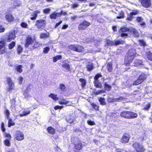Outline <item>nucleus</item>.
Segmentation results:
<instances>
[{
	"label": "nucleus",
	"instance_id": "nucleus-1",
	"mask_svg": "<svg viewBox=\"0 0 152 152\" xmlns=\"http://www.w3.org/2000/svg\"><path fill=\"white\" fill-rule=\"evenodd\" d=\"M136 52L135 49L134 48L129 49L125 58L126 61H127L128 63L131 62L134 58Z\"/></svg>",
	"mask_w": 152,
	"mask_h": 152
},
{
	"label": "nucleus",
	"instance_id": "nucleus-2",
	"mask_svg": "<svg viewBox=\"0 0 152 152\" xmlns=\"http://www.w3.org/2000/svg\"><path fill=\"white\" fill-rule=\"evenodd\" d=\"M137 73V74H136V75H139L138 78L137 80L134 81L133 83L132 82H131V83L129 84L128 87L131 86L132 84L134 85H137L140 84L145 79V75L143 73L142 74L141 72L140 71L138 72Z\"/></svg>",
	"mask_w": 152,
	"mask_h": 152
},
{
	"label": "nucleus",
	"instance_id": "nucleus-3",
	"mask_svg": "<svg viewBox=\"0 0 152 152\" xmlns=\"http://www.w3.org/2000/svg\"><path fill=\"white\" fill-rule=\"evenodd\" d=\"M132 146L136 152H144L145 150L144 146L139 142H134Z\"/></svg>",
	"mask_w": 152,
	"mask_h": 152
},
{
	"label": "nucleus",
	"instance_id": "nucleus-4",
	"mask_svg": "<svg viewBox=\"0 0 152 152\" xmlns=\"http://www.w3.org/2000/svg\"><path fill=\"white\" fill-rule=\"evenodd\" d=\"M70 49L77 52H82L84 50V48L79 45H71L69 47Z\"/></svg>",
	"mask_w": 152,
	"mask_h": 152
},
{
	"label": "nucleus",
	"instance_id": "nucleus-5",
	"mask_svg": "<svg viewBox=\"0 0 152 152\" xmlns=\"http://www.w3.org/2000/svg\"><path fill=\"white\" fill-rule=\"evenodd\" d=\"M75 152H78L81 150L83 148V144L80 140H77L74 143Z\"/></svg>",
	"mask_w": 152,
	"mask_h": 152
},
{
	"label": "nucleus",
	"instance_id": "nucleus-6",
	"mask_svg": "<svg viewBox=\"0 0 152 152\" xmlns=\"http://www.w3.org/2000/svg\"><path fill=\"white\" fill-rule=\"evenodd\" d=\"M14 138L17 140L21 141L24 139L23 133L20 131L17 130L14 135Z\"/></svg>",
	"mask_w": 152,
	"mask_h": 152
},
{
	"label": "nucleus",
	"instance_id": "nucleus-7",
	"mask_svg": "<svg viewBox=\"0 0 152 152\" xmlns=\"http://www.w3.org/2000/svg\"><path fill=\"white\" fill-rule=\"evenodd\" d=\"M124 41L121 40H115L114 41H110L109 40H106V43L108 45L116 46L119 44H123L124 43Z\"/></svg>",
	"mask_w": 152,
	"mask_h": 152
},
{
	"label": "nucleus",
	"instance_id": "nucleus-8",
	"mask_svg": "<svg viewBox=\"0 0 152 152\" xmlns=\"http://www.w3.org/2000/svg\"><path fill=\"white\" fill-rule=\"evenodd\" d=\"M129 32H130V29L126 27H123L121 28L119 31V32L121 34V37H127Z\"/></svg>",
	"mask_w": 152,
	"mask_h": 152
},
{
	"label": "nucleus",
	"instance_id": "nucleus-9",
	"mask_svg": "<svg viewBox=\"0 0 152 152\" xmlns=\"http://www.w3.org/2000/svg\"><path fill=\"white\" fill-rule=\"evenodd\" d=\"M15 31H16L15 30H12L7 36V42H10L11 40L15 39L16 37Z\"/></svg>",
	"mask_w": 152,
	"mask_h": 152
},
{
	"label": "nucleus",
	"instance_id": "nucleus-10",
	"mask_svg": "<svg viewBox=\"0 0 152 152\" xmlns=\"http://www.w3.org/2000/svg\"><path fill=\"white\" fill-rule=\"evenodd\" d=\"M7 82L9 87L7 88V91L10 92H11V90L14 89V85L12 80L11 78L8 77L7 78Z\"/></svg>",
	"mask_w": 152,
	"mask_h": 152
},
{
	"label": "nucleus",
	"instance_id": "nucleus-11",
	"mask_svg": "<svg viewBox=\"0 0 152 152\" xmlns=\"http://www.w3.org/2000/svg\"><path fill=\"white\" fill-rule=\"evenodd\" d=\"M46 23V22L45 20L44 19H40L37 20L36 21V26L39 29H42V27H44Z\"/></svg>",
	"mask_w": 152,
	"mask_h": 152
},
{
	"label": "nucleus",
	"instance_id": "nucleus-12",
	"mask_svg": "<svg viewBox=\"0 0 152 152\" xmlns=\"http://www.w3.org/2000/svg\"><path fill=\"white\" fill-rule=\"evenodd\" d=\"M90 24V23L86 20H84L79 26L78 28L80 30H83L85 29Z\"/></svg>",
	"mask_w": 152,
	"mask_h": 152
},
{
	"label": "nucleus",
	"instance_id": "nucleus-13",
	"mask_svg": "<svg viewBox=\"0 0 152 152\" xmlns=\"http://www.w3.org/2000/svg\"><path fill=\"white\" fill-rule=\"evenodd\" d=\"M142 5L145 7L148 8L151 4V0H139Z\"/></svg>",
	"mask_w": 152,
	"mask_h": 152
},
{
	"label": "nucleus",
	"instance_id": "nucleus-14",
	"mask_svg": "<svg viewBox=\"0 0 152 152\" xmlns=\"http://www.w3.org/2000/svg\"><path fill=\"white\" fill-rule=\"evenodd\" d=\"M5 42L4 41L0 42V54H2L5 53Z\"/></svg>",
	"mask_w": 152,
	"mask_h": 152
},
{
	"label": "nucleus",
	"instance_id": "nucleus-15",
	"mask_svg": "<svg viewBox=\"0 0 152 152\" xmlns=\"http://www.w3.org/2000/svg\"><path fill=\"white\" fill-rule=\"evenodd\" d=\"M33 42V40L31 37L29 36H28L26 39L25 44V47L27 48L28 47L29 45L31 44Z\"/></svg>",
	"mask_w": 152,
	"mask_h": 152
},
{
	"label": "nucleus",
	"instance_id": "nucleus-16",
	"mask_svg": "<svg viewBox=\"0 0 152 152\" xmlns=\"http://www.w3.org/2000/svg\"><path fill=\"white\" fill-rule=\"evenodd\" d=\"M129 139V136L127 133H125L121 139L122 143H125L128 142Z\"/></svg>",
	"mask_w": 152,
	"mask_h": 152
},
{
	"label": "nucleus",
	"instance_id": "nucleus-17",
	"mask_svg": "<svg viewBox=\"0 0 152 152\" xmlns=\"http://www.w3.org/2000/svg\"><path fill=\"white\" fill-rule=\"evenodd\" d=\"M126 101V98L123 96H120L118 97L113 98L112 99L113 102H125Z\"/></svg>",
	"mask_w": 152,
	"mask_h": 152
},
{
	"label": "nucleus",
	"instance_id": "nucleus-18",
	"mask_svg": "<svg viewBox=\"0 0 152 152\" xmlns=\"http://www.w3.org/2000/svg\"><path fill=\"white\" fill-rule=\"evenodd\" d=\"M58 88L60 90V93L62 94L66 91V87L64 84L61 83L59 85Z\"/></svg>",
	"mask_w": 152,
	"mask_h": 152
},
{
	"label": "nucleus",
	"instance_id": "nucleus-19",
	"mask_svg": "<svg viewBox=\"0 0 152 152\" xmlns=\"http://www.w3.org/2000/svg\"><path fill=\"white\" fill-rule=\"evenodd\" d=\"M62 13L61 12H54L50 15V17L52 19H56L57 17H59L61 15Z\"/></svg>",
	"mask_w": 152,
	"mask_h": 152
},
{
	"label": "nucleus",
	"instance_id": "nucleus-20",
	"mask_svg": "<svg viewBox=\"0 0 152 152\" xmlns=\"http://www.w3.org/2000/svg\"><path fill=\"white\" fill-rule=\"evenodd\" d=\"M134 66H137L141 65V66L144 67V63L141 60L139 59H136L134 62Z\"/></svg>",
	"mask_w": 152,
	"mask_h": 152
},
{
	"label": "nucleus",
	"instance_id": "nucleus-21",
	"mask_svg": "<svg viewBox=\"0 0 152 152\" xmlns=\"http://www.w3.org/2000/svg\"><path fill=\"white\" fill-rule=\"evenodd\" d=\"M60 100L58 101V103L61 105H66L69 102V101L66 100L64 98L60 97Z\"/></svg>",
	"mask_w": 152,
	"mask_h": 152
},
{
	"label": "nucleus",
	"instance_id": "nucleus-22",
	"mask_svg": "<svg viewBox=\"0 0 152 152\" xmlns=\"http://www.w3.org/2000/svg\"><path fill=\"white\" fill-rule=\"evenodd\" d=\"M40 12V11L39 10H37L34 11L32 13L31 15V20H34L35 19L38 15Z\"/></svg>",
	"mask_w": 152,
	"mask_h": 152
},
{
	"label": "nucleus",
	"instance_id": "nucleus-23",
	"mask_svg": "<svg viewBox=\"0 0 152 152\" xmlns=\"http://www.w3.org/2000/svg\"><path fill=\"white\" fill-rule=\"evenodd\" d=\"M47 132L49 134H54L55 133V130L54 128L51 126H49L46 129Z\"/></svg>",
	"mask_w": 152,
	"mask_h": 152
},
{
	"label": "nucleus",
	"instance_id": "nucleus-24",
	"mask_svg": "<svg viewBox=\"0 0 152 152\" xmlns=\"http://www.w3.org/2000/svg\"><path fill=\"white\" fill-rule=\"evenodd\" d=\"M94 83L95 86L97 88H102V86L101 83L99 80H94Z\"/></svg>",
	"mask_w": 152,
	"mask_h": 152
},
{
	"label": "nucleus",
	"instance_id": "nucleus-25",
	"mask_svg": "<svg viewBox=\"0 0 152 152\" xmlns=\"http://www.w3.org/2000/svg\"><path fill=\"white\" fill-rule=\"evenodd\" d=\"M120 116L124 118H129V111H123L121 113Z\"/></svg>",
	"mask_w": 152,
	"mask_h": 152
},
{
	"label": "nucleus",
	"instance_id": "nucleus-26",
	"mask_svg": "<svg viewBox=\"0 0 152 152\" xmlns=\"http://www.w3.org/2000/svg\"><path fill=\"white\" fill-rule=\"evenodd\" d=\"M137 14V12H132L130 14H128L127 19L129 20H131L133 18V15H135Z\"/></svg>",
	"mask_w": 152,
	"mask_h": 152
},
{
	"label": "nucleus",
	"instance_id": "nucleus-27",
	"mask_svg": "<svg viewBox=\"0 0 152 152\" xmlns=\"http://www.w3.org/2000/svg\"><path fill=\"white\" fill-rule=\"evenodd\" d=\"M30 112V110L25 109L24 110L22 113H20L19 115L20 117L26 116L29 114Z\"/></svg>",
	"mask_w": 152,
	"mask_h": 152
},
{
	"label": "nucleus",
	"instance_id": "nucleus-28",
	"mask_svg": "<svg viewBox=\"0 0 152 152\" xmlns=\"http://www.w3.org/2000/svg\"><path fill=\"white\" fill-rule=\"evenodd\" d=\"M130 32L135 37H137L139 36L138 33L137 31L134 28H131L130 29Z\"/></svg>",
	"mask_w": 152,
	"mask_h": 152
},
{
	"label": "nucleus",
	"instance_id": "nucleus-29",
	"mask_svg": "<svg viewBox=\"0 0 152 152\" xmlns=\"http://www.w3.org/2000/svg\"><path fill=\"white\" fill-rule=\"evenodd\" d=\"M20 5V3L19 0H15L14 1L13 3L14 9L12 8H10V10H12V9L13 10L14 9L16 8L17 7L19 6Z\"/></svg>",
	"mask_w": 152,
	"mask_h": 152
},
{
	"label": "nucleus",
	"instance_id": "nucleus-30",
	"mask_svg": "<svg viewBox=\"0 0 152 152\" xmlns=\"http://www.w3.org/2000/svg\"><path fill=\"white\" fill-rule=\"evenodd\" d=\"M129 119L135 118L137 116V114L135 113L132 111H129Z\"/></svg>",
	"mask_w": 152,
	"mask_h": 152
},
{
	"label": "nucleus",
	"instance_id": "nucleus-31",
	"mask_svg": "<svg viewBox=\"0 0 152 152\" xmlns=\"http://www.w3.org/2000/svg\"><path fill=\"white\" fill-rule=\"evenodd\" d=\"M62 66L64 69V71L67 72L69 71L70 66L69 64L66 63L63 64L62 65Z\"/></svg>",
	"mask_w": 152,
	"mask_h": 152
},
{
	"label": "nucleus",
	"instance_id": "nucleus-32",
	"mask_svg": "<svg viewBox=\"0 0 152 152\" xmlns=\"http://www.w3.org/2000/svg\"><path fill=\"white\" fill-rule=\"evenodd\" d=\"M49 96L52 98L55 101H56L58 99V98L57 97V94H55L53 93L50 94L49 95Z\"/></svg>",
	"mask_w": 152,
	"mask_h": 152
},
{
	"label": "nucleus",
	"instance_id": "nucleus-33",
	"mask_svg": "<svg viewBox=\"0 0 152 152\" xmlns=\"http://www.w3.org/2000/svg\"><path fill=\"white\" fill-rule=\"evenodd\" d=\"M87 71H90L94 68V65L92 63H89L86 66Z\"/></svg>",
	"mask_w": 152,
	"mask_h": 152
},
{
	"label": "nucleus",
	"instance_id": "nucleus-34",
	"mask_svg": "<svg viewBox=\"0 0 152 152\" xmlns=\"http://www.w3.org/2000/svg\"><path fill=\"white\" fill-rule=\"evenodd\" d=\"M6 19L9 22L12 21L13 19L12 15L10 14L7 15L5 17Z\"/></svg>",
	"mask_w": 152,
	"mask_h": 152
},
{
	"label": "nucleus",
	"instance_id": "nucleus-35",
	"mask_svg": "<svg viewBox=\"0 0 152 152\" xmlns=\"http://www.w3.org/2000/svg\"><path fill=\"white\" fill-rule=\"evenodd\" d=\"M32 87V86L31 84H29L26 87L25 90L24 91V93H29L31 91V88Z\"/></svg>",
	"mask_w": 152,
	"mask_h": 152
},
{
	"label": "nucleus",
	"instance_id": "nucleus-36",
	"mask_svg": "<svg viewBox=\"0 0 152 152\" xmlns=\"http://www.w3.org/2000/svg\"><path fill=\"white\" fill-rule=\"evenodd\" d=\"M104 88L107 91H110L111 88V86L107 82L104 83Z\"/></svg>",
	"mask_w": 152,
	"mask_h": 152
},
{
	"label": "nucleus",
	"instance_id": "nucleus-37",
	"mask_svg": "<svg viewBox=\"0 0 152 152\" xmlns=\"http://www.w3.org/2000/svg\"><path fill=\"white\" fill-rule=\"evenodd\" d=\"M105 91L103 90H95L93 92L94 94L96 95L104 93Z\"/></svg>",
	"mask_w": 152,
	"mask_h": 152
},
{
	"label": "nucleus",
	"instance_id": "nucleus-38",
	"mask_svg": "<svg viewBox=\"0 0 152 152\" xmlns=\"http://www.w3.org/2000/svg\"><path fill=\"white\" fill-rule=\"evenodd\" d=\"M146 54L148 59L152 61V53L148 51L146 52Z\"/></svg>",
	"mask_w": 152,
	"mask_h": 152
},
{
	"label": "nucleus",
	"instance_id": "nucleus-39",
	"mask_svg": "<svg viewBox=\"0 0 152 152\" xmlns=\"http://www.w3.org/2000/svg\"><path fill=\"white\" fill-rule=\"evenodd\" d=\"M99 101L100 103V104L102 105H105L106 104V102H105V99L104 98L100 97L99 99Z\"/></svg>",
	"mask_w": 152,
	"mask_h": 152
},
{
	"label": "nucleus",
	"instance_id": "nucleus-40",
	"mask_svg": "<svg viewBox=\"0 0 152 152\" xmlns=\"http://www.w3.org/2000/svg\"><path fill=\"white\" fill-rule=\"evenodd\" d=\"M79 81L81 83V86L82 88H84L86 83L85 80L83 78H80L79 79Z\"/></svg>",
	"mask_w": 152,
	"mask_h": 152
},
{
	"label": "nucleus",
	"instance_id": "nucleus-41",
	"mask_svg": "<svg viewBox=\"0 0 152 152\" xmlns=\"http://www.w3.org/2000/svg\"><path fill=\"white\" fill-rule=\"evenodd\" d=\"M62 58L61 55L57 56H56L54 57L53 58V62H56L57 60L61 59Z\"/></svg>",
	"mask_w": 152,
	"mask_h": 152
},
{
	"label": "nucleus",
	"instance_id": "nucleus-42",
	"mask_svg": "<svg viewBox=\"0 0 152 152\" xmlns=\"http://www.w3.org/2000/svg\"><path fill=\"white\" fill-rule=\"evenodd\" d=\"M49 36V34L48 33L47 34L43 33L40 34V37L41 38H45L48 37Z\"/></svg>",
	"mask_w": 152,
	"mask_h": 152
},
{
	"label": "nucleus",
	"instance_id": "nucleus-43",
	"mask_svg": "<svg viewBox=\"0 0 152 152\" xmlns=\"http://www.w3.org/2000/svg\"><path fill=\"white\" fill-rule=\"evenodd\" d=\"M22 66L21 65H18L16 66V69L18 72L19 73H21L22 72Z\"/></svg>",
	"mask_w": 152,
	"mask_h": 152
},
{
	"label": "nucleus",
	"instance_id": "nucleus-44",
	"mask_svg": "<svg viewBox=\"0 0 152 152\" xmlns=\"http://www.w3.org/2000/svg\"><path fill=\"white\" fill-rule=\"evenodd\" d=\"M15 45V42L14 41H12L10 43L8 46L9 48L10 49H12Z\"/></svg>",
	"mask_w": 152,
	"mask_h": 152
},
{
	"label": "nucleus",
	"instance_id": "nucleus-45",
	"mask_svg": "<svg viewBox=\"0 0 152 152\" xmlns=\"http://www.w3.org/2000/svg\"><path fill=\"white\" fill-rule=\"evenodd\" d=\"M10 140L7 139H6L4 141V144L7 146H10Z\"/></svg>",
	"mask_w": 152,
	"mask_h": 152
},
{
	"label": "nucleus",
	"instance_id": "nucleus-46",
	"mask_svg": "<svg viewBox=\"0 0 152 152\" xmlns=\"http://www.w3.org/2000/svg\"><path fill=\"white\" fill-rule=\"evenodd\" d=\"M107 69L109 72H111L112 70V64L109 62L107 65Z\"/></svg>",
	"mask_w": 152,
	"mask_h": 152
},
{
	"label": "nucleus",
	"instance_id": "nucleus-47",
	"mask_svg": "<svg viewBox=\"0 0 152 152\" xmlns=\"http://www.w3.org/2000/svg\"><path fill=\"white\" fill-rule=\"evenodd\" d=\"M4 113L6 117L8 119H9V117L10 114L9 111L8 109H6L4 111Z\"/></svg>",
	"mask_w": 152,
	"mask_h": 152
},
{
	"label": "nucleus",
	"instance_id": "nucleus-48",
	"mask_svg": "<svg viewBox=\"0 0 152 152\" xmlns=\"http://www.w3.org/2000/svg\"><path fill=\"white\" fill-rule=\"evenodd\" d=\"M102 75L100 73H97L96 74L95 76L94 77V80H99L98 79L100 77H102Z\"/></svg>",
	"mask_w": 152,
	"mask_h": 152
},
{
	"label": "nucleus",
	"instance_id": "nucleus-49",
	"mask_svg": "<svg viewBox=\"0 0 152 152\" xmlns=\"http://www.w3.org/2000/svg\"><path fill=\"white\" fill-rule=\"evenodd\" d=\"M23 48L20 45L18 46L17 48V52L18 53L20 54L22 51Z\"/></svg>",
	"mask_w": 152,
	"mask_h": 152
},
{
	"label": "nucleus",
	"instance_id": "nucleus-50",
	"mask_svg": "<svg viewBox=\"0 0 152 152\" xmlns=\"http://www.w3.org/2000/svg\"><path fill=\"white\" fill-rule=\"evenodd\" d=\"M41 45L37 42H35L34 44V45L33 46V48L34 49H35L38 47H39Z\"/></svg>",
	"mask_w": 152,
	"mask_h": 152
},
{
	"label": "nucleus",
	"instance_id": "nucleus-51",
	"mask_svg": "<svg viewBox=\"0 0 152 152\" xmlns=\"http://www.w3.org/2000/svg\"><path fill=\"white\" fill-rule=\"evenodd\" d=\"M50 50V48L48 47H46L44 48L43 52L45 54L47 53Z\"/></svg>",
	"mask_w": 152,
	"mask_h": 152
},
{
	"label": "nucleus",
	"instance_id": "nucleus-52",
	"mask_svg": "<svg viewBox=\"0 0 152 152\" xmlns=\"http://www.w3.org/2000/svg\"><path fill=\"white\" fill-rule=\"evenodd\" d=\"M91 105L92 106V107H93V108L95 109V110H98L99 106L96 105V104H95L94 103H92L91 104Z\"/></svg>",
	"mask_w": 152,
	"mask_h": 152
},
{
	"label": "nucleus",
	"instance_id": "nucleus-53",
	"mask_svg": "<svg viewBox=\"0 0 152 152\" xmlns=\"http://www.w3.org/2000/svg\"><path fill=\"white\" fill-rule=\"evenodd\" d=\"M124 13L123 12L120 13L119 15L117 17V19H121L124 18Z\"/></svg>",
	"mask_w": 152,
	"mask_h": 152
},
{
	"label": "nucleus",
	"instance_id": "nucleus-54",
	"mask_svg": "<svg viewBox=\"0 0 152 152\" xmlns=\"http://www.w3.org/2000/svg\"><path fill=\"white\" fill-rule=\"evenodd\" d=\"M150 103H148L146 104L144 107V109L145 110H148L150 107Z\"/></svg>",
	"mask_w": 152,
	"mask_h": 152
},
{
	"label": "nucleus",
	"instance_id": "nucleus-55",
	"mask_svg": "<svg viewBox=\"0 0 152 152\" xmlns=\"http://www.w3.org/2000/svg\"><path fill=\"white\" fill-rule=\"evenodd\" d=\"M139 42L140 45L144 46L145 45V42L143 40H140Z\"/></svg>",
	"mask_w": 152,
	"mask_h": 152
},
{
	"label": "nucleus",
	"instance_id": "nucleus-56",
	"mask_svg": "<svg viewBox=\"0 0 152 152\" xmlns=\"http://www.w3.org/2000/svg\"><path fill=\"white\" fill-rule=\"evenodd\" d=\"M6 137H7L8 138V140H11V134L9 133H7L5 134V136Z\"/></svg>",
	"mask_w": 152,
	"mask_h": 152
},
{
	"label": "nucleus",
	"instance_id": "nucleus-57",
	"mask_svg": "<svg viewBox=\"0 0 152 152\" xmlns=\"http://www.w3.org/2000/svg\"><path fill=\"white\" fill-rule=\"evenodd\" d=\"M21 26L23 28H26L28 26V25L26 23L22 22L21 24Z\"/></svg>",
	"mask_w": 152,
	"mask_h": 152
},
{
	"label": "nucleus",
	"instance_id": "nucleus-58",
	"mask_svg": "<svg viewBox=\"0 0 152 152\" xmlns=\"http://www.w3.org/2000/svg\"><path fill=\"white\" fill-rule=\"evenodd\" d=\"M28 93H24V95L25 98L28 99L31 97V96L28 94Z\"/></svg>",
	"mask_w": 152,
	"mask_h": 152
},
{
	"label": "nucleus",
	"instance_id": "nucleus-59",
	"mask_svg": "<svg viewBox=\"0 0 152 152\" xmlns=\"http://www.w3.org/2000/svg\"><path fill=\"white\" fill-rule=\"evenodd\" d=\"M50 10V9L47 8L44 9L43 10V12L44 13L46 14H48L49 13Z\"/></svg>",
	"mask_w": 152,
	"mask_h": 152
},
{
	"label": "nucleus",
	"instance_id": "nucleus-60",
	"mask_svg": "<svg viewBox=\"0 0 152 152\" xmlns=\"http://www.w3.org/2000/svg\"><path fill=\"white\" fill-rule=\"evenodd\" d=\"M4 31V28L2 26L0 25V32H3Z\"/></svg>",
	"mask_w": 152,
	"mask_h": 152
},
{
	"label": "nucleus",
	"instance_id": "nucleus-61",
	"mask_svg": "<svg viewBox=\"0 0 152 152\" xmlns=\"http://www.w3.org/2000/svg\"><path fill=\"white\" fill-rule=\"evenodd\" d=\"M1 127L2 131L4 132H5V128L4 126V124H1Z\"/></svg>",
	"mask_w": 152,
	"mask_h": 152
},
{
	"label": "nucleus",
	"instance_id": "nucleus-62",
	"mask_svg": "<svg viewBox=\"0 0 152 152\" xmlns=\"http://www.w3.org/2000/svg\"><path fill=\"white\" fill-rule=\"evenodd\" d=\"M63 107V106H60L58 105L54 107V109L55 110H57L58 109H62Z\"/></svg>",
	"mask_w": 152,
	"mask_h": 152
},
{
	"label": "nucleus",
	"instance_id": "nucleus-63",
	"mask_svg": "<svg viewBox=\"0 0 152 152\" xmlns=\"http://www.w3.org/2000/svg\"><path fill=\"white\" fill-rule=\"evenodd\" d=\"M62 23V21L60 20L59 22L56 23L55 26V28H56L58 26L61 24Z\"/></svg>",
	"mask_w": 152,
	"mask_h": 152
},
{
	"label": "nucleus",
	"instance_id": "nucleus-64",
	"mask_svg": "<svg viewBox=\"0 0 152 152\" xmlns=\"http://www.w3.org/2000/svg\"><path fill=\"white\" fill-rule=\"evenodd\" d=\"M137 20L138 21V22H140V21H142L143 20V19L142 18H141V17H137Z\"/></svg>",
	"mask_w": 152,
	"mask_h": 152
}]
</instances>
